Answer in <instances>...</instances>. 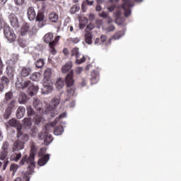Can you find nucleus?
Segmentation results:
<instances>
[{"mask_svg":"<svg viewBox=\"0 0 181 181\" xmlns=\"http://www.w3.org/2000/svg\"><path fill=\"white\" fill-rule=\"evenodd\" d=\"M12 100H15V99H13V93H12V91L6 93L4 99V103H10Z\"/></svg>","mask_w":181,"mask_h":181,"instance_id":"nucleus-25","label":"nucleus"},{"mask_svg":"<svg viewBox=\"0 0 181 181\" xmlns=\"http://www.w3.org/2000/svg\"><path fill=\"white\" fill-rule=\"evenodd\" d=\"M27 114H34L33 109H32V107H27Z\"/></svg>","mask_w":181,"mask_h":181,"instance_id":"nucleus-52","label":"nucleus"},{"mask_svg":"<svg viewBox=\"0 0 181 181\" xmlns=\"http://www.w3.org/2000/svg\"><path fill=\"white\" fill-rule=\"evenodd\" d=\"M60 40V36H57L54 40L51 43H49V46L50 47V52L52 54H55L57 52L54 47L56 46V43Z\"/></svg>","mask_w":181,"mask_h":181,"instance_id":"nucleus-21","label":"nucleus"},{"mask_svg":"<svg viewBox=\"0 0 181 181\" xmlns=\"http://www.w3.org/2000/svg\"><path fill=\"white\" fill-rule=\"evenodd\" d=\"M28 102V95L25 93H21L18 98V103L20 104H25V103Z\"/></svg>","mask_w":181,"mask_h":181,"instance_id":"nucleus-33","label":"nucleus"},{"mask_svg":"<svg viewBox=\"0 0 181 181\" xmlns=\"http://www.w3.org/2000/svg\"><path fill=\"white\" fill-rule=\"evenodd\" d=\"M18 168H19V165L18 164L12 163L10 166V170L13 172V175H15L16 173V170H18Z\"/></svg>","mask_w":181,"mask_h":181,"instance_id":"nucleus-41","label":"nucleus"},{"mask_svg":"<svg viewBox=\"0 0 181 181\" xmlns=\"http://www.w3.org/2000/svg\"><path fill=\"white\" fill-rule=\"evenodd\" d=\"M75 71H76V74H81V71H83V68L78 67L76 69Z\"/></svg>","mask_w":181,"mask_h":181,"instance_id":"nucleus-56","label":"nucleus"},{"mask_svg":"<svg viewBox=\"0 0 181 181\" xmlns=\"http://www.w3.org/2000/svg\"><path fill=\"white\" fill-rule=\"evenodd\" d=\"M84 62H86V57H83L81 59H78V58H77L76 59V63L77 64H81V63H84Z\"/></svg>","mask_w":181,"mask_h":181,"instance_id":"nucleus-48","label":"nucleus"},{"mask_svg":"<svg viewBox=\"0 0 181 181\" xmlns=\"http://www.w3.org/2000/svg\"><path fill=\"white\" fill-rule=\"evenodd\" d=\"M0 181H5V177L0 175Z\"/></svg>","mask_w":181,"mask_h":181,"instance_id":"nucleus-63","label":"nucleus"},{"mask_svg":"<svg viewBox=\"0 0 181 181\" xmlns=\"http://www.w3.org/2000/svg\"><path fill=\"white\" fill-rule=\"evenodd\" d=\"M48 21L51 22V23H57L59 21V14L54 11L50 13L48 15Z\"/></svg>","mask_w":181,"mask_h":181,"instance_id":"nucleus-17","label":"nucleus"},{"mask_svg":"<svg viewBox=\"0 0 181 181\" xmlns=\"http://www.w3.org/2000/svg\"><path fill=\"white\" fill-rule=\"evenodd\" d=\"M4 66V64L2 63V59L0 57V76L2 74V67Z\"/></svg>","mask_w":181,"mask_h":181,"instance_id":"nucleus-58","label":"nucleus"},{"mask_svg":"<svg viewBox=\"0 0 181 181\" xmlns=\"http://www.w3.org/2000/svg\"><path fill=\"white\" fill-rule=\"evenodd\" d=\"M16 87L18 90H25V88H27L28 87L27 93L28 95H30V97L36 95L37 91H39V87L33 85L30 81H25L24 82L17 81L16 83Z\"/></svg>","mask_w":181,"mask_h":181,"instance_id":"nucleus-3","label":"nucleus"},{"mask_svg":"<svg viewBox=\"0 0 181 181\" xmlns=\"http://www.w3.org/2000/svg\"><path fill=\"white\" fill-rule=\"evenodd\" d=\"M78 50L79 49L77 47L73 48L71 52V57H74V56H75L76 59H78V57H80V52H78Z\"/></svg>","mask_w":181,"mask_h":181,"instance_id":"nucleus-34","label":"nucleus"},{"mask_svg":"<svg viewBox=\"0 0 181 181\" xmlns=\"http://www.w3.org/2000/svg\"><path fill=\"white\" fill-rule=\"evenodd\" d=\"M52 69L48 68L44 72V79L43 81L45 83H47L48 84H52Z\"/></svg>","mask_w":181,"mask_h":181,"instance_id":"nucleus-14","label":"nucleus"},{"mask_svg":"<svg viewBox=\"0 0 181 181\" xmlns=\"http://www.w3.org/2000/svg\"><path fill=\"white\" fill-rule=\"evenodd\" d=\"M4 33L5 37L8 40V42H10V43L16 40V34H15V32L12 28H11V27L5 26L4 28Z\"/></svg>","mask_w":181,"mask_h":181,"instance_id":"nucleus-7","label":"nucleus"},{"mask_svg":"<svg viewBox=\"0 0 181 181\" xmlns=\"http://www.w3.org/2000/svg\"><path fill=\"white\" fill-rule=\"evenodd\" d=\"M101 4H98V5L96 6L95 10L98 12H100V11H103V7H101Z\"/></svg>","mask_w":181,"mask_h":181,"instance_id":"nucleus-55","label":"nucleus"},{"mask_svg":"<svg viewBox=\"0 0 181 181\" xmlns=\"http://www.w3.org/2000/svg\"><path fill=\"white\" fill-rule=\"evenodd\" d=\"M100 78V74L97 71H93L90 74V83L91 84H97L98 83V80Z\"/></svg>","mask_w":181,"mask_h":181,"instance_id":"nucleus-20","label":"nucleus"},{"mask_svg":"<svg viewBox=\"0 0 181 181\" xmlns=\"http://www.w3.org/2000/svg\"><path fill=\"white\" fill-rule=\"evenodd\" d=\"M65 83L66 84L68 97H72L76 93V88L73 87L74 84V71L73 70L66 75Z\"/></svg>","mask_w":181,"mask_h":181,"instance_id":"nucleus-4","label":"nucleus"},{"mask_svg":"<svg viewBox=\"0 0 181 181\" xmlns=\"http://www.w3.org/2000/svg\"><path fill=\"white\" fill-rule=\"evenodd\" d=\"M107 9L109 12H114V10L115 9V6H110L107 7Z\"/></svg>","mask_w":181,"mask_h":181,"instance_id":"nucleus-57","label":"nucleus"},{"mask_svg":"<svg viewBox=\"0 0 181 181\" xmlns=\"http://www.w3.org/2000/svg\"><path fill=\"white\" fill-rule=\"evenodd\" d=\"M55 86L57 88V90H61V88H63V87H64V80H63V78H59L56 83Z\"/></svg>","mask_w":181,"mask_h":181,"instance_id":"nucleus-31","label":"nucleus"},{"mask_svg":"<svg viewBox=\"0 0 181 181\" xmlns=\"http://www.w3.org/2000/svg\"><path fill=\"white\" fill-rule=\"evenodd\" d=\"M32 73V68L29 66H21L19 70L21 77H28Z\"/></svg>","mask_w":181,"mask_h":181,"instance_id":"nucleus-10","label":"nucleus"},{"mask_svg":"<svg viewBox=\"0 0 181 181\" xmlns=\"http://www.w3.org/2000/svg\"><path fill=\"white\" fill-rule=\"evenodd\" d=\"M69 107H70L71 108H73V107H76V102H74V101L71 102V103H69Z\"/></svg>","mask_w":181,"mask_h":181,"instance_id":"nucleus-60","label":"nucleus"},{"mask_svg":"<svg viewBox=\"0 0 181 181\" xmlns=\"http://www.w3.org/2000/svg\"><path fill=\"white\" fill-rule=\"evenodd\" d=\"M4 25H5V21H4V18H2V17L0 16V30H2Z\"/></svg>","mask_w":181,"mask_h":181,"instance_id":"nucleus-50","label":"nucleus"},{"mask_svg":"<svg viewBox=\"0 0 181 181\" xmlns=\"http://www.w3.org/2000/svg\"><path fill=\"white\" fill-rule=\"evenodd\" d=\"M94 4V1H90V0H86L83 2L82 4V9H83V12H86V11H84V7L86 6V5H93Z\"/></svg>","mask_w":181,"mask_h":181,"instance_id":"nucleus-42","label":"nucleus"},{"mask_svg":"<svg viewBox=\"0 0 181 181\" xmlns=\"http://www.w3.org/2000/svg\"><path fill=\"white\" fill-rule=\"evenodd\" d=\"M85 43L87 45H93V33H85Z\"/></svg>","mask_w":181,"mask_h":181,"instance_id":"nucleus-26","label":"nucleus"},{"mask_svg":"<svg viewBox=\"0 0 181 181\" xmlns=\"http://www.w3.org/2000/svg\"><path fill=\"white\" fill-rule=\"evenodd\" d=\"M52 40H53V33H49L45 35L44 42L45 43H49V45L50 43H52V42H53Z\"/></svg>","mask_w":181,"mask_h":181,"instance_id":"nucleus-29","label":"nucleus"},{"mask_svg":"<svg viewBox=\"0 0 181 181\" xmlns=\"http://www.w3.org/2000/svg\"><path fill=\"white\" fill-rule=\"evenodd\" d=\"M40 78V74L37 72L32 74V75H30V80H32L33 81H37Z\"/></svg>","mask_w":181,"mask_h":181,"instance_id":"nucleus-37","label":"nucleus"},{"mask_svg":"<svg viewBox=\"0 0 181 181\" xmlns=\"http://www.w3.org/2000/svg\"><path fill=\"white\" fill-rule=\"evenodd\" d=\"M8 125L10 127H13L14 128H16L17 132H18V136H21L22 132V124L19 123L16 119H11L8 121Z\"/></svg>","mask_w":181,"mask_h":181,"instance_id":"nucleus-9","label":"nucleus"},{"mask_svg":"<svg viewBox=\"0 0 181 181\" xmlns=\"http://www.w3.org/2000/svg\"><path fill=\"white\" fill-rule=\"evenodd\" d=\"M23 122L25 127H29L32 125V120L30 119V118H25L23 119Z\"/></svg>","mask_w":181,"mask_h":181,"instance_id":"nucleus-44","label":"nucleus"},{"mask_svg":"<svg viewBox=\"0 0 181 181\" xmlns=\"http://www.w3.org/2000/svg\"><path fill=\"white\" fill-rule=\"evenodd\" d=\"M123 4L121 6V8H117V11L115 13V22L118 25H122L124 23V21H122V18H121V16H122V11L121 9H123L124 12V16L125 18H128V16H131L132 13V8L134 6V1L132 0H122Z\"/></svg>","mask_w":181,"mask_h":181,"instance_id":"nucleus-1","label":"nucleus"},{"mask_svg":"<svg viewBox=\"0 0 181 181\" xmlns=\"http://www.w3.org/2000/svg\"><path fill=\"white\" fill-rule=\"evenodd\" d=\"M27 15L29 21H35L36 19V12H35L33 7H29L28 8Z\"/></svg>","mask_w":181,"mask_h":181,"instance_id":"nucleus-22","label":"nucleus"},{"mask_svg":"<svg viewBox=\"0 0 181 181\" xmlns=\"http://www.w3.org/2000/svg\"><path fill=\"white\" fill-rule=\"evenodd\" d=\"M107 37L105 35H102L100 37H98L95 40L94 44L96 46H101V45H104L105 42H107Z\"/></svg>","mask_w":181,"mask_h":181,"instance_id":"nucleus-24","label":"nucleus"},{"mask_svg":"<svg viewBox=\"0 0 181 181\" xmlns=\"http://www.w3.org/2000/svg\"><path fill=\"white\" fill-rule=\"evenodd\" d=\"M16 5H23L25 4V0H14Z\"/></svg>","mask_w":181,"mask_h":181,"instance_id":"nucleus-51","label":"nucleus"},{"mask_svg":"<svg viewBox=\"0 0 181 181\" xmlns=\"http://www.w3.org/2000/svg\"><path fill=\"white\" fill-rule=\"evenodd\" d=\"M99 16L100 18H103L104 19L108 18V14L105 11H103L102 13H99Z\"/></svg>","mask_w":181,"mask_h":181,"instance_id":"nucleus-49","label":"nucleus"},{"mask_svg":"<svg viewBox=\"0 0 181 181\" xmlns=\"http://www.w3.org/2000/svg\"><path fill=\"white\" fill-rule=\"evenodd\" d=\"M16 117L21 119V118H23V114H16Z\"/></svg>","mask_w":181,"mask_h":181,"instance_id":"nucleus-62","label":"nucleus"},{"mask_svg":"<svg viewBox=\"0 0 181 181\" xmlns=\"http://www.w3.org/2000/svg\"><path fill=\"white\" fill-rule=\"evenodd\" d=\"M17 138H18V139L14 142L12 147L13 152H18L24 149L25 144L29 141V136L28 134H23V133H21L19 137L17 134Z\"/></svg>","mask_w":181,"mask_h":181,"instance_id":"nucleus-5","label":"nucleus"},{"mask_svg":"<svg viewBox=\"0 0 181 181\" xmlns=\"http://www.w3.org/2000/svg\"><path fill=\"white\" fill-rule=\"evenodd\" d=\"M78 11H80V6L75 4L70 8V13L74 14L76 12H78Z\"/></svg>","mask_w":181,"mask_h":181,"instance_id":"nucleus-40","label":"nucleus"},{"mask_svg":"<svg viewBox=\"0 0 181 181\" xmlns=\"http://www.w3.org/2000/svg\"><path fill=\"white\" fill-rule=\"evenodd\" d=\"M37 152V147L35 144H32L30 147V153L29 157L28 158V155L23 156L21 160L19 162L20 166H23L25 163H28V169H30V173L33 172V168H35V165H36V163H35V155H36Z\"/></svg>","mask_w":181,"mask_h":181,"instance_id":"nucleus-2","label":"nucleus"},{"mask_svg":"<svg viewBox=\"0 0 181 181\" xmlns=\"http://www.w3.org/2000/svg\"><path fill=\"white\" fill-rule=\"evenodd\" d=\"M36 22H38V26L40 28H43L46 25V21H45V13L42 12H38L35 18Z\"/></svg>","mask_w":181,"mask_h":181,"instance_id":"nucleus-11","label":"nucleus"},{"mask_svg":"<svg viewBox=\"0 0 181 181\" xmlns=\"http://www.w3.org/2000/svg\"><path fill=\"white\" fill-rule=\"evenodd\" d=\"M108 32H112L113 30H115V26L114 25H111L107 28Z\"/></svg>","mask_w":181,"mask_h":181,"instance_id":"nucleus-53","label":"nucleus"},{"mask_svg":"<svg viewBox=\"0 0 181 181\" xmlns=\"http://www.w3.org/2000/svg\"><path fill=\"white\" fill-rule=\"evenodd\" d=\"M43 84V90L45 91L46 94H49V93H52V91H53V86L50 85V83L44 82Z\"/></svg>","mask_w":181,"mask_h":181,"instance_id":"nucleus-28","label":"nucleus"},{"mask_svg":"<svg viewBox=\"0 0 181 181\" xmlns=\"http://www.w3.org/2000/svg\"><path fill=\"white\" fill-rule=\"evenodd\" d=\"M35 66L37 69H42L45 66V61L43 59H40L35 62Z\"/></svg>","mask_w":181,"mask_h":181,"instance_id":"nucleus-39","label":"nucleus"},{"mask_svg":"<svg viewBox=\"0 0 181 181\" xmlns=\"http://www.w3.org/2000/svg\"><path fill=\"white\" fill-rule=\"evenodd\" d=\"M47 149L46 148V147H42L40 151H39V153H38V157H40V156H45V153H46Z\"/></svg>","mask_w":181,"mask_h":181,"instance_id":"nucleus-43","label":"nucleus"},{"mask_svg":"<svg viewBox=\"0 0 181 181\" xmlns=\"http://www.w3.org/2000/svg\"><path fill=\"white\" fill-rule=\"evenodd\" d=\"M124 35H125V32L118 31L113 35V39H115V40H118V39H121Z\"/></svg>","mask_w":181,"mask_h":181,"instance_id":"nucleus-36","label":"nucleus"},{"mask_svg":"<svg viewBox=\"0 0 181 181\" xmlns=\"http://www.w3.org/2000/svg\"><path fill=\"white\" fill-rule=\"evenodd\" d=\"M9 163V160H8V158L4 161V165H3V170H5L6 169V166H8V164Z\"/></svg>","mask_w":181,"mask_h":181,"instance_id":"nucleus-54","label":"nucleus"},{"mask_svg":"<svg viewBox=\"0 0 181 181\" xmlns=\"http://www.w3.org/2000/svg\"><path fill=\"white\" fill-rule=\"evenodd\" d=\"M9 78L4 76L0 78V93L4 91L5 87H8V86H9Z\"/></svg>","mask_w":181,"mask_h":181,"instance_id":"nucleus-13","label":"nucleus"},{"mask_svg":"<svg viewBox=\"0 0 181 181\" xmlns=\"http://www.w3.org/2000/svg\"><path fill=\"white\" fill-rule=\"evenodd\" d=\"M6 74H8V77L12 79L13 78V76L15 74V69L11 66L7 67Z\"/></svg>","mask_w":181,"mask_h":181,"instance_id":"nucleus-35","label":"nucleus"},{"mask_svg":"<svg viewBox=\"0 0 181 181\" xmlns=\"http://www.w3.org/2000/svg\"><path fill=\"white\" fill-rule=\"evenodd\" d=\"M72 67H73V63H71V62H66L65 65L63 66L62 68V73L66 74L68 71H70Z\"/></svg>","mask_w":181,"mask_h":181,"instance_id":"nucleus-27","label":"nucleus"},{"mask_svg":"<svg viewBox=\"0 0 181 181\" xmlns=\"http://www.w3.org/2000/svg\"><path fill=\"white\" fill-rule=\"evenodd\" d=\"M94 18H95L94 14H93V13H90L89 14V19H90V21H94Z\"/></svg>","mask_w":181,"mask_h":181,"instance_id":"nucleus-61","label":"nucleus"},{"mask_svg":"<svg viewBox=\"0 0 181 181\" xmlns=\"http://www.w3.org/2000/svg\"><path fill=\"white\" fill-rule=\"evenodd\" d=\"M41 139H44L45 145L47 146L53 141V137L52 135L47 134V132H45L42 136H41Z\"/></svg>","mask_w":181,"mask_h":181,"instance_id":"nucleus-19","label":"nucleus"},{"mask_svg":"<svg viewBox=\"0 0 181 181\" xmlns=\"http://www.w3.org/2000/svg\"><path fill=\"white\" fill-rule=\"evenodd\" d=\"M64 132V129L63 128V126L59 125L58 127H56L54 130V135L59 136L62 135Z\"/></svg>","mask_w":181,"mask_h":181,"instance_id":"nucleus-30","label":"nucleus"},{"mask_svg":"<svg viewBox=\"0 0 181 181\" xmlns=\"http://www.w3.org/2000/svg\"><path fill=\"white\" fill-rule=\"evenodd\" d=\"M63 53H64V54L65 56L69 55V49H68L67 48H64V49H63Z\"/></svg>","mask_w":181,"mask_h":181,"instance_id":"nucleus-59","label":"nucleus"},{"mask_svg":"<svg viewBox=\"0 0 181 181\" xmlns=\"http://www.w3.org/2000/svg\"><path fill=\"white\" fill-rule=\"evenodd\" d=\"M29 32V24L25 23L23 25L21 29V36H25Z\"/></svg>","mask_w":181,"mask_h":181,"instance_id":"nucleus-32","label":"nucleus"},{"mask_svg":"<svg viewBox=\"0 0 181 181\" xmlns=\"http://www.w3.org/2000/svg\"><path fill=\"white\" fill-rule=\"evenodd\" d=\"M60 104V99L57 98H53L49 102V105H47L45 108L42 109L43 114H53L56 110H57V106Z\"/></svg>","mask_w":181,"mask_h":181,"instance_id":"nucleus-6","label":"nucleus"},{"mask_svg":"<svg viewBox=\"0 0 181 181\" xmlns=\"http://www.w3.org/2000/svg\"><path fill=\"white\" fill-rule=\"evenodd\" d=\"M69 42H71V43H74L75 45L78 43L80 42L79 37H75V38H69Z\"/></svg>","mask_w":181,"mask_h":181,"instance_id":"nucleus-47","label":"nucleus"},{"mask_svg":"<svg viewBox=\"0 0 181 181\" xmlns=\"http://www.w3.org/2000/svg\"><path fill=\"white\" fill-rule=\"evenodd\" d=\"M104 2V0H97L98 4H103Z\"/></svg>","mask_w":181,"mask_h":181,"instance_id":"nucleus-64","label":"nucleus"},{"mask_svg":"<svg viewBox=\"0 0 181 181\" xmlns=\"http://www.w3.org/2000/svg\"><path fill=\"white\" fill-rule=\"evenodd\" d=\"M33 107L35 108L37 111H42V107H43V105L42 104V102L40 100H39L37 98H33Z\"/></svg>","mask_w":181,"mask_h":181,"instance_id":"nucleus-23","label":"nucleus"},{"mask_svg":"<svg viewBox=\"0 0 181 181\" xmlns=\"http://www.w3.org/2000/svg\"><path fill=\"white\" fill-rule=\"evenodd\" d=\"M8 19L13 28H19V21H18V18L15 14L11 13L8 16Z\"/></svg>","mask_w":181,"mask_h":181,"instance_id":"nucleus-16","label":"nucleus"},{"mask_svg":"<svg viewBox=\"0 0 181 181\" xmlns=\"http://www.w3.org/2000/svg\"><path fill=\"white\" fill-rule=\"evenodd\" d=\"M9 153V143L8 141H4L1 146L0 152V160H5L8 159V154Z\"/></svg>","mask_w":181,"mask_h":181,"instance_id":"nucleus-8","label":"nucleus"},{"mask_svg":"<svg viewBox=\"0 0 181 181\" xmlns=\"http://www.w3.org/2000/svg\"><path fill=\"white\" fill-rule=\"evenodd\" d=\"M22 158V153H16L13 151V153L10 156V160H11V162H19Z\"/></svg>","mask_w":181,"mask_h":181,"instance_id":"nucleus-18","label":"nucleus"},{"mask_svg":"<svg viewBox=\"0 0 181 181\" xmlns=\"http://www.w3.org/2000/svg\"><path fill=\"white\" fill-rule=\"evenodd\" d=\"M64 117H66V115H59V116L57 117L55 120L50 124V125L52 127H55L56 124L60 122L61 118H64Z\"/></svg>","mask_w":181,"mask_h":181,"instance_id":"nucleus-38","label":"nucleus"},{"mask_svg":"<svg viewBox=\"0 0 181 181\" xmlns=\"http://www.w3.org/2000/svg\"><path fill=\"white\" fill-rule=\"evenodd\" d=\"M50 160V154H45V156H40L37 162L39 166H45L47 162Z\"/></svg>","mask_w":181,"mask_h":181,"instance_id":"nucleus-15","label":"nucleus"},{"mask_svg":"<svg viewBox=\"0 0 181 181\" xmlns=\"http://www.w3.org/2000/svg\"><path fill=\"white\" fill-rule=\"evenodd\" d=\"M26 109L23 106H20L17 110V114H25Z\"/></svg>","mask_w":181,"mask_h":181,"instance_id":"nucleus-46","label":"nucleus"},{"mask_svg":"<svg viewBox=\"0 0 181 181\" xmlns=\"http://www.w3.org/2000/svg\"><path fill=\"white\" fill-rule=\"evenodd\" d=\"M6 109V114H12V112L15 110V107H16V100H11V102L5 103Z\"/></svg>","mask_w":181,"mask_h":181,"instance_id":"nucleus-12","label":"nucleus"},{"mask_svg":"<svg viewBox=\"0 0 181 181\" xmlns=\"http://www.w3.org/2000/svg\"><path fill=\"white\" fill-rule=\"evenodd\" d=\"M93 29H94V25L88 24L85 29V33H91V30H93Z\"/></svg>","mask_w":181,"mask_h":181,"instance_id":"nucleus-45","label":"nucleus"}]
</instances>
